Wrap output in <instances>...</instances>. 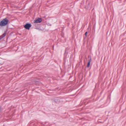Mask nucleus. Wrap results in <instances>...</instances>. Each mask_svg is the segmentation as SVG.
<instances>
[{
	"label": "nucleus",
	"mask_w": 126,
	"mask_h": 126,
	"mask_svg": "<svg viewBox=\"0 0 126 126\" xmlns=\"http://www.w3.org/2000/svg\"><path fill=\"white\" fill-rule=\"evenodd\" d=\"M6 35V34L4 33L2 35L0 36V40L2 39L3 37L5 36Z\"/></svg>",
	"instance_id": "obj_5"
},
{
	"label": "nucleus",
	"mask_w": 126,
	"mask_h": 126,
	"mask_svg": "<svg viewBox=\"0 0 126 126\" xmlns=\"http://www.w3.org/2000/svg\"><path fill=\"white\" fill-rule=\"evenodd\" d=\"M42 21V19L41 18H36L34 21V23H38L41 22Z\"/></svg>",
	"instance_id": "obj_2"
},
{
	"label": "nucleus",
	"mask_w": 126,
	"mask_h": 126,
	"mask_svg": "<svg viewBox=\"0 0 126 126\" xmlns=\"http://www.w3.org/2000/svg\"><path fill=\"white\" fill-rule=\"evenodd\" d=\"M88 58L89 59L87 65V67H89L90 65V62L91 61V57L90 56H89L88 57Z\"/></svg>",
	"instance_id": "obj_4"
},
{
	"label": "nucleus",
	"mask_w": 126,
	"mask_h": 126,
	"mask_svg": "<svg viewBox=\"0 0 126 126\" xmlns=\"http://www.w3.org/2000/svg\"><path fill=\"white\" fill-rule=\"evenodd\" d=\"M8 20L6 18L3 19L0 22V26L2 27L8 24Z\"/></svg>",
	"instance_id": "obj_1"
},
{
	"label": "nucleus",
	"mask_w": 126,
	"mask_h": 126,
	"mask_svg": "<svg viewBox=\"0 0 126 126\" xmlns=\"http://www.w3.org/2000/svg\"><path fill=\"white\" fill-rule=\"evenodd\" d=\"M87 32H86L85 33V35L86 36L87 35Z\"/></svg>",
	"instance_id": "obj_6"
},
{
	"label": "nucleus",
	"mask_w": 126,
	"mask_h": 126,
	"mask_svg": "<svg viewBox=\"0 0 126 126\" xmlns=\"http://www.w3.org/2000/svg\"><path fill=\"white\" fill-rule=\"evenodd\" d=\"M31 27V25L30 24L27 23L25 25H24V27L26 29L29 30L30 28Z\"/></svg>",
	"instance_id": "obj_3"
}]
</instances>
